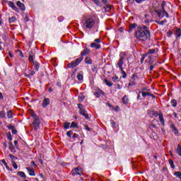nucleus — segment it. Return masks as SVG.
Listing matches in <instances>:
<instances>
[{
    "mask_svg": "<svg viewBox=\"0 0 181 181\" xmlns=\"http://www.w3.org/2000/svg\"><path fill=\"white\" fill-rule=\"evenodd\" d=\"M162 13L166 16V18H169V13L166 12V10H163Z\"/></svg>",
    "mask_w": 181,
    "mask_h": 181,
    "instance_id": "48",
    "label": "nucleus"
},
{
    "mask_svg": "<svg viewBox=\"0 0 181 181\" xmlns=\"http://www.w3.org/2000/svg\"><path fill=\"white\" fill-rule=\"evenodd\" d=\"M78 107L79 109V112L81 115H83L86 119H90V117H88V114H87V112L86 111V110H84L83 105L81 104H78Z\"/></svg>",
    "mask_w": 181,
    "mask_h": 181,
    "instance_id": "6",
    "label": "nucleus"
},
{
    "mask_svg": "<svg viewBox=\"0 0 181 181\" xmlns=\"http://www.w3.org/2000/svg\"><path fill=\"white\" fill-rule=\"evenodd\" d=\"M72 134H73V131H69L66 132V135L67 136H69V138H71Z\"/></svg>",
    "mask_w": 181,
    "mask_h": 181,
    "instance_id": "47",
    "label": "nucleus"
},
{
    "mask_svg": "<svg viewBox=\"0 0 181 181\" xmlns=\"http://www.w3.org/2000/svg\"><path fill=\"white\" fill-rule=\"evenodd\" d=\"M74 172L75 173H72L73 176H76V175H79V176H81L83 175V169H81L80 167L74 168Z\"/></svg>",
    "mask_w": 181,
    "mask_h": 181,
    "instance_id": "8",
    "label": "nucleus"
},
{
    "mask_svg": "<svg viewBox=\"0 0 181 181\" xmlns=\"http://www.w3.org/2000/svg\"><path fill=\"white\" fill-rule=\"evenodd\" d=\"M175 35H177V37H180L181 36V29L180 28H177L176 32H175Z\"/></svg>",
    "mask_w": 181,
    "mask_h": 181,
    "instance_id": "28",
    "label": "nucleus"
},
{
    "mask_svg": "<svg viewBox=\"0 0 181 181\" xmlns=\"http://www.w3.org/2000/svg\"><path fill=\"white\" fill-rule=\"evenodd\" d=\"M141 92L139 91L137 96V100H139V101H141V100H142V98H141Z\"/></svg>",
    "mask_w": 181,
    "mask_h": 181,
    "instance_id": "56",
    "label": "nucleus"
},
{
    "mask_svg": "<svg viewBox=\"0 0 181 181\" xmlns=\"http://www.w3.org/2000/svg\"><path fill=\"white\" fill-rule=\"evenodd\" d=\"M105 83L108 86V87H112V82L109 81L107 79H105Z\"/></svg>",
    "mask_w": 181,
    "mask_h": 181,
    "instance_id": "33",
    "label": "nucleus"
},
{
    "mask_svg": "<svg viewBox=\"0 0 181 181\" xmlns=\"http://www.w3.org/2000/svg\"><path fill=\"white\" fill-rule=\"evenodd\" d=\"M18 176H20V177H23V179H26V174H25L22 171H19L17 173Z\"/></svg>",
    "mask_w": 181,
    "mask_h": 181,
    "instance_id": "22",
    "label": "nucleus"
},
{
    "mask_svg": "<svg viewBox=\"0 0 181 181\" xmlns=\"http://www.w3.org/2000/svg\"><path fill=\"white\" fill-rule=\"evenodd\" d=\"M31 117H33V118H34V119H35V118H38V117H37V115H36V113H35V112H33V113L31 114Z\"/></svg>",
    "mask_w": 181,
    "mask_h": 181,
    "instance_id": "57",
    "label": "nucleus"
},
{
    "mask_svg": "<svg viewBox=\"0 0 181 181\" xmlns=\"http://www.w3.org/2000/svg\"><path fill=\"white\" fill-rule=\"evenodd\" d=\"M91 53V51L90 49H88L87 47H85L83 50L81 52V56L79 58H77L76 60L71 62V63L68 64L69 69H74V67H76V66H78L81 62H83V59H84V56H88Z\"/></svg>",
    "mask_w": 181,
    "mask_h": 181,
    "instance_id": "2",
    "label": "nucleus"
},
{
    "mask_svg": "<svg viewBox=\"0 0 181 181\" xmlns=\"http://www.w3.org/2000/svg\"><path fill=\"white\" fill-rule=\"evenodd\" d=\"M14 146H16V149H18V141H16V140L14 141Z\"/></svg>",
    "mask_w": 181,
    "mask_h": 181,
    "instance_id": "62",
    "label": "nucleus"
},
{
    "mask_svg": "<svg viewBox=\"0 0 181 181\" xmlns=\"http://www.w3.org/2000/svg\"><path fill=\"white\" fill-rule=\"evenodd\" d=\"M174 175L178 179H181V173L180 172H175Z\"/></svg>",
    "mask_w": 181,
    "mask_h": 181,
    "instance_id": "34",
    "label": "nucleus"
},
{
    "mask_svg": "<svg viewBox=\"0 0 181 181\" xmlns=\"http://www.w3.org/2000/svg\"><path fill=\"white\" fill-rule=\"evenodd\" d=\"M177 153L179 155V156H181V146H180V144H178L177 146Z\"/></svg>",
    "mask_w": 181,
    "mask_h": 181,
    "instance_id": "27",
    "label": "nucleus"
},
{
    "mask_svg": "<svg viewBox=\"0 0 181 181\" xmlns=\"http://www.w3.org/2000/svg\"><path fill=\"white\" fill-rule=\"evenodd\" d=\"M112 109L113 110V111L118 112L119 111V106H116V107L112 106Z\"/></svg>",
    "mask_w": 181,
    "mask_h": 181,
    "instance_id": "45",
    "label": "nucleus"
},
{
    "mask_svg": "<svg viewBox=\"0 0 181 181\" xmlns=\"http://www.w3.org/2000/svg\"><path fill=\"white\" fill-rule=\"evenodd\" d=\"M170 104L172 107H177V100H176L175 99H173L170 101Z\"/></svg>",
    "mask_w": 181,
    "mask_h": 181,
    "instance_id": "23",
    "label": "nucleus"
},
{
    "mask_svg": "<svg viewBox=\"0 0 181 181\" xmlns=\"http://www.w3.org/2000/svg\"><path fill=\"white\" fill-rule=\"evenodd\" d=\"M7 117H8V118H13V115H12V110H8V112H7Z\"/></svg>",
    "mask_w": 181,
    "mask_h": 181,
    "instance_id": "36",
    "label": "nucleus"
},
{
    "mask_svg": "<svg viewBox=\"0 0 181 181\" xmlns=\"http://www.w3.org/2000/svg\"><path fill=\"white\" fill-rule=\"evenodd\" d=\"M104 9H105V12H110V11H111V5L107 4V5L104 7Z\"/></svg>",
    "mask_w": 181,
    "mask_h": 181,
    "instance_id": "26",
    "label": "nucleus"
},
{
    "mask_svg": "<svg viewBox=\"0 0 181 181\" xmlns=\"http://www.w3.org/2000/svg\"><path fill=\"white\" fill-rule=\"evenodd\" d=\"M118 76H115L112 78V81L115 82L117 80H118Z\"/></svg>",
    "mask_w": 181,
    "mask_h": 181,
    "instance_id": "60",
    "label": "nucleus"
},
{
    "mask_svg": "<svg viewBox=\"0 0 181 181\" xmlns=\"http://www.w3.org/2000/svg\"><path fill=\"white\" fill-rule=\"evenodd\" d=\"M141 95H142V97H144V98H145V97H148L149 95L153 97V98H156V96L154 95H153L152 93H151L149 92L141 91Z\"/></svg>",
    "mask_w": 181,
    "mask_h": 181,
    "instance_id": "14",
    "label": "nucleus"
},
{
    "mask_svg": "<svg viewBox=\"0 0 181 181\" xmlns=\"http://www.w3.org/2000/svg\"><path fill=\"white\" fill-rule=\"evenodd\" d=\"M85 129H86V131H91V129L88 127V125H85Z\"/></svg>",
    "mask_w": 181,
    "mask_h": 181,
    "instance_id": "63",
    "label": "nucleus"
},
{
    "mask_svg": "<svg viewBox=\"0 0 181 181\" xmlns=\"http://www.w3.org/2000/svg\"><path fill=\"white\" fill-rule=\"evenodd\" d=\"M8 21L10 23H13V22L16 21V17L12 16L8 19Z\"/></svg>",
    "mask_w": 181,
    "mask_h": 181,
    "instance_id": "31",
    "label": "nucleus"
},
{
    "mask_svg": "<svg viewBox=\"0 0 181 181\" xmlns=\"http://www.w3.org/2000/svg\"><path fill=\"white\" fill-rule=\"evenodd\" d=\"M98 67V66L97 64H95L92 66V71H95L97 70V68Z\"/></svg>",
    "mask_w": 181,
    "mask_h": 181,
    "instance_id": "49",
    "label": "nucleus"
},
{
    "mask_svg": "<svg viewBox=\"0 0 181 181\" xmlns=\"http://www.w3.org/2000/svg\"><path fill=\"white\" fill-rule=\"evenodd\" d=\"M155 53H156V49H148V51L147 52H146L145 54H155Z\"/></svg>",
    "mask_w": 181,
    "mask_h": 181,
    "instance_id": "24",
    "label": "nucleus"
},
{
    "mask_svg": "<svg viewBox=\"0 0 181 181\" xmlns=\"http://www.w3.org/2000/svg\"><path fill=\"white\" fill-rule=\"evenodd\" d=\"M7 138L9 139V141H12V134H11V132L7 134Z\"/></svg>",
    "mask_w": 181,
    "mask_h": 181,
    "instance_id": "50",
    "label": "nucleus"
},
{
    "mask_svg": "<svg viewBox=\"0 0 181 181\" xmlns=\"http://www.w3.org/2000/svg\"><path fill=\"white\" fill-rule=\"evenodd\" d=\"M134 37L139 42H146L151 39V30L146 25H139L135 30Z\"/></svg>",
    "mask_w": 181,
    "mask_h": 181,
    "instance_id": "1",
    "label": "nucleus"
},
{
    "mask_svg": "<svg viewBox=\"0 0 181 181\" xmlns=\"http://www.w3.org/2000/svg\"><path fill=\"white\" fill-rule=\"evenodd\" d=\"M8 156H9V158H11V160H16L18 159V157H16L12 154H9Z\"/></svg>",
    "mask_w": 181,
    "mask_h": 181,
    "instance_id": "39",
    "label": "nucleus"
},
{
    "mask_svg": "<svg viewBox=\"0 0 181 181\" xmlns=\"http://www.w3.org/2000/svg\"><path fill=\"white\" fill-rule=\"evenodd\" d=\"M35 71H30V76H35Z\"/></svg>",
    "mask_w": 181,
    "mask_h": 181,
    "instance_id": "64",
    "label": "nucleus"
},
{
    "mask_svg": "<svg viewBox=\"0 0 181 181\" xmlns=\"http://www.w3.org/2000/svg\"><path fill=\"white\" fill-rule=\"evenodd\" d=\"M166 5V1H163L162 4H161V8H162V11H165V6Z\"/></svg>",
    "mask_w": 181,
    "mask_h": 181,
    "instance_id": "43",
    "label": "nucleus"
},
{
    "mask_svg": "<svg viewBox=\"0 0 181 181\" xmlns=\"http://www.w3.org/2000/svg\"><path fill=\"white\" fill-rule=\"evenodd\" d=\"M33 125L34 126V129H37L40 127V120L39 118L34 119Z\"/></svg>",
    "mask_w": 181,
    "mask_h": 181,
    "instance_id": "7",
    "label": "nucleus"
},
{
    "mask_svg": "<svg viewBox=\"0 0 181 181\" xmlns=\"http://www.w3.org/2000/svg\"><path fill=\"white\" fill-rule=\"evenodd\" d=\"M136 26H138V24L136 23L130 24L129 25V30H128L129 33H132V32H134V30H135V29L136 28Z\"/></svg>",
    "mask_w": 181,
    "mask_h": 181,
    "instance_id": "10",
    "label": "nucleus"
},
{
    "mask_svg": "<svg viewBox=\"0 0 181 181\" xmlns=\"http://www.w3.org/2000/svg\"><path fill=\"white\" fill-rule=\"evenodd\" d=\"M152 115H153V117H159V115H160V113L158 112L157 111H153L152 112Z\"/></svg>",
    "mask_w": 181,
    "mask_h": 181,
    "instance_id": "37",
    "label": "nucleus"
},
{
    "mask_svg": "<svg viewBox=\"0 0 181 181\" xmlns=\"http://www.w3.org/2000/svg\"><path fill=\"white\" fill-rule=\"evenodd\" d=\"M127 59L128 60V58L127 57V53L121 52L119 54V59L117 63V66L119 67V70H122V69H124L122 66H124V62Z\"/></svg>",
    "mask_w": 181,
    "mask_h": 181,
    "instance_id": "4",
    "label": "nucleus"
},
{
    "mask_svg": "<svg viewBox=\"0 0 181 181\" xmlns=\"http://www.w3.org/2000/svg\"><path fill=\"white\" fill-rule=\"evenodd\" d=\"M25 22H29V15L28 13H25Z\"/></svg>",
    "mask_w": 181,
    "mask_h": 181,
    "instance_id": "54",
    "label": "nucleus"
},
{
    "mask_svg": "<svg viewBox=\"0 0 181 181\" xmlns=\"http://www.w3.org/2000/svg\"><path fill=\"white\" fill-rule=\"evenodd\" d=\"M34 59H35V54H33V52H30L28 60L29 62H30L31 64L34 66V69L35 71H39V69H40V64H39L37 62H35L33 60Z\"/></svg>",
    "mask_w": 181,
    "mask_h": 181,
    "instance_id": "5",
    "label": "nucleus"
},
{
    "mask_svg": "<svg viewBox=\"0 0 181 181\" xmlns=\"http://www.w3.org/2000/svg\"><path fill=\"white\" fill-rule=\"evenodd\" d=\"M136 83H138V81H136L135 78L132 76L130 82L129 83V87H131V86H136Z\"/></svg>",
    "mask_w": 181,
    "mask_h": 181,
    "instance_id": "16",
    "label": "nucleus"
},
{
    "mask_svg": "<svg viewBox=\"0 0 181 181\" xmlns=\"http://www.w3.org/2000/svg\"><path fill=\"white\" fill-rule=\"evenodd\" d=\"M64 128L65 129H69V128H70V122L64 123Z\"/></svg>",
    "mask_w": 181,
    "mask_h": 181,
    "instance_id": "32",
    "label": "nucleus"
},
{
    "mask_svg": "<svg viewBox=\"0 0 181 181\" xmlns=\"http://www.w3.org/2000/svg\"><path fill=\"white\" fill-rule=\"evenodd\" d=\"M7 4L8 6H10V8H12V9H13V11H16V12H19L18 8L16 6H15V4H13V2L8 1Z\"/></svg>",
    "mask_w": 181,
    "mask_h": 181,
    "instance_id": "13",
    "label": "nucleus"
},
{
    "mask_svg": "<svg viewBox=\"0 0 181 181\" xmlns=\"http://www.w3.org/2000/svg\"><path fill=\"white\" fill-rule=\"evenodd\" d=\"M12 165L14 169H18V164H16V163H15L14 161H12Z\"/></svg>",
    "mask_w": 181,
    "mask_h": 181,
    "instance_id": "52",
    "label": "nucleus"
},
{
    "mask_svg": "<svg viewBox=\"0 0 181 181\" xmlns=\"http://www.w3.org/2000/svg\"><path fill=\"white\" fill-rule=\"evenodd\" d=\"M1 163H4V166H6V168L8 170H10L9 166H8V163H6V161L5 160V159L1 160Z\"/></svg>",
    "mask_w": 181,
    "mask_h": 181,
    "instance_id": "30",
    "label": "nucleus"
},
{
    "mask_svg": "<svg viewBox=\"0 0 181 181\" xmlns=\"http://www.w3.org/2000/svg\"><path fill=\"white\" fill-rule=\"evenodd\" d=\"M158 117H159L160 122H161L163 125H165V119H163V114L160 112V115Z\"/></svg>",
    "mask_w": 181,
    "mask_h": 181,
    "instance_id": "25",
    "label": "nucleus"
},
{
    "mask_svg": "<svg viewBox=\"0 0 181 181\" xmlns=\"http://www.w3.org/2000/svg\"><path fill=\"white\" fill-rule=\"evenodd\" d=\"M8 148L11 150L13 148V144H12L11 141L8 144Z\"/></svg>",
    "mask_w": 181,
    "mask_h": 181,
    "instance_id": "58",
    "label": "nucleus"
},
{
    "mask_svg": "<svg viewBox=\"0 0 181 181\" xmlns=\"http://www.w3.org/2000/svg\"><path fill=\"white\" fill-rule=\"evenodd\" d=\"M132 78H134V80L139 81V78H142V73L141 72H135L132 75Z\"/></svg>",
    "mask_w": 181,
    "mask_h": 181,
    "instance_id": "9",
    "label": "nucleus"
},
{
    "mask_svg": "<svg viewBox=\"0 0 181 181\" xmlns=\"http://www.w3.org/2000/svg\"><path fill=\"white\" fill-rule=\"evenodd\" d=\"M77 78L79 81H81V80H83V74H78L77 76Z\"/></svg>",
    "mask_w": 181,
    "mask_h": 181,
    "instance_id": "44",
    "label": "nucleus"
},
{
    "mask_svg": "<svg viewBox=\"0 0 181 181\" xmlns=\"http://www.w3.org/2000/svg\"><path fill=\"white\" fill-rule=\"evenodd\" d=\"M172 35H173V30H168V36L170 37V36H172Z\"/></svg>",
    "mask_w": 181,
    "mask_h": 181,
    "instance_id": "59",
    "label": "nucleus"
},
{
    "mask_svg": "<svg viewBox=\"0 0 181 181\" xmlns=\"http://www.w3.org/2000/svg\"><path fill=\"white\" fill-rule=\"evenodd\" d=\"M168 162H169L172 169H175V163H173V160H172V159H169Z\"/></svg>",
    "mask_w": 181,
    "mask_h": 181,
    "instance_id": "35",
    "label": "nucleus"
},
{
    "mask_svg": "<svg viewBox=\"0 0 181 181\" xmlns=\"http://www.w3.org/2000/svg\"><path fill=\"white\" fill-rule=\"evenodd\" d=\"M120 71L122 72V78H125L127 77V73L124 71V68H122V70H120Z\"/></svg>",
    "mask_w": 181,
    "mask_h": 181,
    "instance_id": "40",
    "label": "nucleus"
},
{
    "mask_svg": "<svg viewBox=\"0 0 181 181\" xmlns=\"http://www.w3.org/2000/svg\"><path fill=\"white\" fill-rule=\"evenodd\" d=\"M101 95H104V91L100 89L98 90V91L94 93V95H95V97H97L98 98H100Z\"/></svg>",
    "mask_w": 181,
    "mask_h": 181,
    "instance_id": "19",
    "label": "nucleus"
},
{
    "mask_svg": "<svg viewBox=\"0 0 181 181\" xmlns=\"http://www.w3.org/2000/svg\"><path fill=\"white\" fill-rule=\"evenodd\" d=\"M90 47L95 48V49H101V45L97 44V42H92L90 44Z\"/></svg>",
    "mask_w": 181,
    "mask_h": 181,
    "instance_id": "18",
    "label": "nucleus"
},
{
    "mask_svg": "<svg viewBox=\"0 0 181 181\" xmlns=\"http://www.w3.org/2000/svg\"><path fill=\"white\" fill-rule=\"evenodd\" d=\"M85 63L86 64H93V60H91V58L90 57H87L85 58Z\"/></svg>",
    "mask_w": 181,
    "mask_h": 181,
    "instance_id": "21",
    "label": "nucleus"
},
{
    "mask_svg": "<svg viewBox=\"0 0 181 181\" xmlns=\"http://www.w3.org/2000/svg\"><path fill=\"white\" fill-rule=\"evenodd\" d=\"M49 104H50V99L47 98H44V100L42 102L43 108H46V107H47V105H49Z\"/></svg>",
    "mask_w": 181,
    "mask_h": 181,
    "instance_id": "12",
    "label": "nucleus"
},
{
    "mask_svg": "<svg viewBox=\"0 0 181 181\" xmlns=\"http://www.w3.org/2000/svg\"><path fill=\"white\" fill-rule=\"evenodd\" d=\"M146 56H148V55H147V54H146V53H144V54H143V56H142V57H141V61H140L141 64H142L144 63V60H145V57H146Z\"/></svg>",
    "mask_w": 181,
    "mask_h": 181,
    "instance_id": "38",
    "label": "nucleus"
},
{
    "mask_svg": "<svg viewBox=\"0 0 181 181\" xmlns=\"http://www.w3.org/2000/svg\"><path fill=\"white\" fill-rule=\"evenodd\" d=\"M85 98H86V97H84V95L78 96V100H79L80 103L83 101Z\"/></svg>",
    "mask_w": 181,
    "mask_h": 181,
    "instance_id": "46",
    "label": "nucleus"
},
{
    "mask_svg": "<svg viewBox=\"0 0 181 181\" xmlns=\"http://www.w3.org/2000/svg\"><path fill=\"white\" fill-rule=\"evenodd\" d=\"M12 134L15 135L18 134V130H16L15 128L11 130Z\"/></svg>",
    "mask_w": 181,
    "mask_h": 181,
    "instance_id": "55",
    "label": "nucleus"
},
{
    "mask_svg": "<svg viewBox=\"0 0 181 181\" xmlns=\"http://www.w3.org/2000/svg\"><path fill=\"white\" fill-rule=\"evenodd\" d=\"M16 5L21 11H25V4H22L20 1H17Z\"/></svg>",
    "mask_w": 181,
    "mask_h": 181,
    "instance_id": "17",
    "label": "nucleus"
},
{
    "mask_svg": "<svg viewBox=\"0 0 181 181\" xmlns=\"http://www.w3.org/2000/svg\"><path fill=\"white\" fill-rule=\"evenodd\" d=\"M122 101L123 104H124V105L128 104V103H129V100L128 99V95H125L122 98Z\"/></svg>",
    "mask_w": 181,
    "mask_h": 181,
    "instance_id": "20",
    "label": "nucleus"
},
{
    "mask_svg": "<svg viewBox=\"0 0 181 181\" xmlns=\"http://www.w3.org/2000/svg\"><path fill=\"white\" fill-rule=\"evenodd\" d=\"M95 5L100 6V0H91Z\"/></svg>",
    "mask_w": 181,
    "mask_h": 181,
    "instance_id": "51",
    "label": "nucleus"
},
{
    "mask_svg": "<svg viewBox=\"0 0 181 181\" xmlns=\"http://www.w3.org/2000/svg\"><path fill=\"white\" fill-rule=\"evenodd\" d=\"M26 170L29 173L30 176H36V173H35V169L30 167H27Z\"/></svg>",
    "mask_w": 181,
    "mask_h": 181,
    "instance_id": "11",
    "label": "nucleus"
},
{
    "mask_svg": "<svg viewBox=\"0 0 181 181\" xmlns=\"http://www.w3.org/2000/svg\"><path fill=\"white\" fill-rule=\"evenodd\" d=\"M71 128H77V123L76 122H73L71 124Z\"/></svg>",
    "mask_w": 181,
    "mask_h": 181,
    "instance_id": "42",
    "label": "nucleus"
},
{
    "mask_svg": "<svg viewBox=\"0 0 181 181\" xmlns=\"http://www.w3.org/2000/svg\"><path fill=\"white\" fill-rule=\"evenodd\" d=\"M167 21L166 20H164V21H157V23L158 25H165V23H166Z\"/></svg>",
    "mask_w": 181,
    "mask_h": 181,
    "instance_id": "41",
    "label": "nucleus"
},
{
    "mask_svg": "<svg viewBox=\"0 0 181 181\" xmlns=\"http://www.w3.org/2000/svg\"><path fill=\"white\" fill-rule=\"evenodd\" d=\"M5 117H6V113H5V111H0V118H5Z\"/></svg>",
    "mask_w": 181,
    "mask_h": 181,
    "instance_id": "29",
    "label": "nucleus"
},
{
    "mask_svg": "<svg viewBox=\"0 0 181 181\" xmlns=\"http://www.w3.org/2000/svg\"><path fill=\"white\" fill-rule=\"evenodd\" d=\"M83 26L86 29H93V28H98V22L94 17H86Z\"/></svg>",
    "mask_w": 181,
    "mask_h": 181,
    "instance_id": "3",
    "label": "nucleus"
},
{
    "mask_svg": "<svg viewBox=\"0 0 181 181\" xmlns=\"http://www.w3.org/2000/svg\"><path fill=\"white\" fill-rule=\"evenodd\" d=\"M170 128H171L173 132H174V134L175 135H177L179 134V130H177L175 124H170Z\"/></svg>",
    "mask_w": 181,
    "mask_h": 181,
    "instance_id": "15",
    "label": "nucleus"
},
{
    "mask_svg": "<svg viewBox=\"0 0 181 181\" xmlns=\"http://www.w3.org/2000/svg\"><path fill=\"white\" fill-rule=\"evenodd\" d=\"M8 129H13L15 127H13V125L9 124V125L8 126Z\"/></svg>",
    "mask_w": 181,
    "mask_h": 181,
    "instance_id": "61",
    "label": "nucleus"
},
{
    "mask_svg": "<svg viewBox=\"0 0 181 181\" xmlns=\"http://www.w3.org/2000/svg\"><path fill=\"white\" fill-rule=\"evenodd\" d=\"M95 43H97L99 45V43H101V40L100 38L95 39L94 40Z\"/></svg>",
    "mask_w": 181,
    "mask_h": 181,
    "instance_id": "53",
    "label": "nucleus"
}]
</instances>
